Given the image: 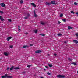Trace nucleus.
Listing matches in <instances>:
<instances>
[{"instance_id": "obj_10", "label": "nucleus", "mask_w": 78, "mask_h": 78, "mask_svg": "<svg viewBox=\"0 0 78 78\" xmlns=\"http://www.w3.org/2000/svg\"><path fill=\"white\" fill-rule=\"evenodd\" d=\"M11 38H12V37H8L7 38V39L8 41H9V40L11 39Z\"/></svg>"}, {"instance_id": "obj_6", "label": "nucleus", "mask_w": 78, "mask_h": 78, "mask_svg": "<svg viewBox=\"0 0 78 78\" xmlns=\"http://www.w3.org/2000/svg\"><path fill=\"white\" fill-rule=\"evenodd\" d=\"M73 42L74 43H75V44H78V41L77 40H73Z\"/></svg>"}, {"instance_id": "obj_2", "label": "nucleus", "mask_w": 78, "mask_h": 78, "mask_svg": "<svg viewBox=\"0 0 78 78\" xmlns=\"http://www.w3.org/2000/svg\"><path fill=\"white\" fill-rule=\"evenodd\" d=\"M4 55L6 56H8V55H9V53L8 52H5L4 53Z\"/></svg>"}, {"instance_id": "obj_19", "label": "nucleus", "mask_w": 78, "mask_h": 78, "mask_svg": "<svg viewBox=\"0 0 78 78\" xmlns=\"http://www.w3.org/2000/svg\"><path fill=\"white\" fill-rule=\"evenodd\" d=\"M13 68L14 67L13 66H12L11 68H10V70H12V69H13Z\"/></svg>"}, {"instance_id": "obj_27", "label": "nucleus", "mask_w": 78, "mask_h": 78, "mask_svg": "<svg viewBox=\"0 0 78 78\" xmlns=\"http://www.w3.org/2000/svg\"><path fill=\"white\" fill-rule=\"evenodd\" d=\"M58 36H62V34H58Z\"/></svg>"}, {"instance_id": "obj_36", "label": "nucleus", "mask_w": 78, "mask_h": 78, "mask_svg": "<svg viewBox=\"0 0 78 78\" xmlns=\"http://www.w3.org/2000/svg\"><path fill=\"white\" fill-rule=\"evenodd\" d=\"M30 66H31L30 65H28L27 66V67H30Z\"/></svg>"}, {"instance_id": "obj_11", "label": "nucleus", "mask_w": 78, "mask_h": 78, "mask_svg": "<svg viewBox=\"0 0 78 78\" xmlns=\"http://www.w3.org/2000/svg\"><path fill=\"white\" fill-rule=\"evenodd\" d=\"M6 78H12V76H8L7 75Z\"/></svg>"}, {"instance_id": "obj_18", "label": "nucleus", "mask_w": 78, "mask_h": 78, "mask_svg": "<svg viewBox=\"0 0 78 78\" xmlns=\"http://www.w3.org/2000/svg\"><path fill=\"white\" fill-rule=\"evenodd\" d=\"M34 31L35 33H37V30H34Z\"/></svg>"}, {"instance_id": "obj_43", "label": "nucleus", "mask_w": 78, "mask_h": 78, "mask_svg": "<svg viewBox=\"0 0 78 78\" xmlns=\"http://www.w3.org/2000/svg\"><path fill=\"white\" fill-rule=\"evenodd\" d=\"M1 19H2V16H0V20H1Z\"/></svg>"}, {"instance_id": "obj_34", "label": "nucleus", "mask_w": 78, "mask_h": 78, "mask_svg": "<svg viewBox=\"0 0 78 78\" xmlns=\"http://www.w3.org/2000/svg\"><path fill=\"white\" fill-rule=\"evenodd\" d=\"M75 35H76V36H78V33L77 34V33Z\"/></svg>"}, {"instance_id": "obj_49", "label": "nucleus", "mask_w": 78, "mask_h": 78, "mask_svg": "<svg viewBox=\"0 0 78 78\" xmlns=\"http://www.w3.org/2000/svg\"><path fill=\"white\" fill-rule=\"evenodd\" d=\"M48 55L49 56H50V55L49 54H48Z\"/></svg>"}, {"instance_id": "obj_5", "label": "nucleus", "mask_w": 78, "mask_h": 78, "mask_svg": "<svg viewBox=\"0 0 78 78\" xmlns=\"http://www.w3.org/2000/svg\"><path fill=\"white\" fill-rule=\"evenodd\" d=\"M31 5L32 6H34V7H36V5H35V4H34V3H31Z\"/></svg>"}, {"instance_id": "obj_25", "label": "nucleus", "mask_w": 78, "mask_h": 78, "mask_svg": "<svg viewBox=\"0 0 78 78\" xmlns=\"http://www.w3.org/2000/svg\"><path fill=\"white\" fill-rule=\"evenodd\" d=\"M47 74H48V75H51V74L49 72L47 73Z\"/></svg>"}, {"instance_id": "obj_17", "label": "nucleus", "mask_w": 78, "mask_h": 78, "mask_svg": "<svg viewBox=\"0 0 78 78\" xmlns=\"http://www.w3.org/2000/svg\"><path fill=\"white\" fill-rule=\"evenodd\" d=\"M20 27L19 26H18V31H20Z\"/></svg>"}, {"instance_id": "obj_32", "label": "nucleus", "mask_w": 78, "mask_h": 78, "mask_svg": "<svg viewBox=\"0 0 78 78\" xmlns=\"http://www.w3.org/2000/svg\"><path fill=\"white\" fill-rule=\"evenodd\" d=\"M68 60H69V61H72V59H71L70 58H69Z\"/></svg>"}, {"instance_id": "obj_24", "label": "nucleus", "mask_w": 78, "mask_h": 78, "mask_svg": "<svg viewBox=\"0 0 78 78\" xmlns=\"http://www.w3.org/2000/svg\"><path fill=\"white\" fill-rule=\"evenodd\" d=\"M0 13L1 14H3V11H0Z\"/></svg>"}, {"instance_id": "obj_9", "label": "nucleus", "mask_w": 78, "mask_h": 78, "mask_svg": "<svg viewBox=\"0 0 78 78\" xmlns=\"http://www.w3.org/2000/svg\"><path fill=\"white\" fill-rule=\"evenodd\" d=\"M29 46H28L27 45H26V46H24L23 47V48H26V47H28Z\"/></svg>"}, {"instance_id": "obj_26", "label": "nucleus", "mask_w": 78, "mask_h": 78, "mask_svg": "<svg viewBox=\"0 0 78 78\" xmlns=\"http://www.w3.org/2000/svg\"><path fill=\"white\" fill-rule=\"evenodd\" d=\"M9 47H10V48H13V46H10Z\"/></svg>"}, {"instance_id": "obj_35", "label": "nucleus", "mask_w": 78, "mask_h": 78, "mask_svg": "<svg viewBox=\"0 0 78 78\" xmlns=\"http://www.w3.org/2000/svg\"><path fill=\"white\" fill-rule=\"evenodd\" d=\"M25 34L27 35V34H28V33L27 32H26L25 33Z\"/></svg>"}, {"instance_id": "obj_50", "label": "nucleus", "mask_w": 78, "mask_h": 78, "mask_svg": "<svg viewBox=\"0 0 78 78\" xmlns=\"http://www.w3.org/2000/svg\"><path fill=\"white\" fill-rule=\"evenodd\" d=\"M41 78H44V77H41Z\"/></svg>"}, {"instance_id": "obj_7", "label": "nucleus", "mask_w": 78, "mask_h": 78, "mask_svg": "<svg viewBox=\"0 0 78 78\" xmlns=\"http://www.w3.org/2000/svg\"><path fill=\"white\" fill-rule=\"evenodd\" d=\"M7 77V74H5V76H2V78H5Z\"/></svg>"}, {"instance_id": "obj_16", "label": "nucleus", "mask_w": 78, "mask_h": 78, "mask_svg": "<svg viewBox=\"0 0 78 78\" xmlns=\"http://www.w3.org/2000/svg\"><path fill=\"white\" fill-rule=\"evenodd\" d=\"M41 25H45V23L44 22H41Z\"/></svg>"}, {"instance_id": "obj_28", "label": "nucleus", "mask_w": 78, "mask_h": 78, "mask_svg": "<svg viewBox=\"0 0 78 78\" xmlns=\"http://www.w3.org/2000/svg\"><path fill=\"white\" fill-rule=\"evenodd\" d=\"M62 20L63 21V22H66V19H62Z\"/></svg>"}, {"instance_id": "obj_1", "label": "nucleus", "mask_w": 78, "mask_h": 78, "mask_svg": "<svg viewBox=\"0 0 78 78\" xmlns=\"http://www.w3.org/2000/svg\"><path fill=\"white\" fill-rule=\"evenodd\" d=\"M57 78H64V77H65V76L64 75H58L57 76Z\"/></svg>"}, {"instance_id": "obj_30", "label": "nucleus", "mask_w": 78, "mask_h": 78, "mask_svg": "<svg viewBox=\"0 0 78 78\" xmlns=\"http://www.w3.org/2000/svg\"><path fill=\"white\" fill-rule=\"evenodd\" d=\"M34 16L35 17H37V15H36V13H35L34 14Z\"/></svg>"}, {"instance_id": "obj_52", "label": "nucleus", "mask_w": 78, "mask_h": 78, "mask_svg": "<svg viewBox=\"0 0 78 78\" xmlns=\"http://www.w3.org/2000/svg\"><path fill=\"white\" fill-rule=\"evenodd\" d=\"M44 70H45V69H44Z\"/></svg>"}, {"instance_id": "obj_42", "label": "nucleus", "mask_w": 78, "mask_h": 78, "mask_svg": "<svg viewBox=\"0 0 78 78\" xmlns=\"http://www.w3.org/2000/svg\"><path fill=\"white\" fill-rule=\"evenodd\" d=\"M58 23H59V24H60V23H61V22L58 21Z\"/></svg>"}, {"instance_id": "obj_3", "label": "nucleus", "mask_w": 78, "mask_h": 78, "mask_svg": "<svg viewBox=\"0 0 78 78\" xmlns=\"http://www.w3.org/2000/svg\"><path fill=\"white\" fill-rule=\"evenodd\" d=\"M0 5L1 6H2V7H5V4H4V3H1L0 4Z\"/></svg>"}, {"instance_id": "obj_4", "label": "nucleus", "mask_w": 78, "mask_h": 78, "mask_svg": "<svg viewBox=\"0 0 78 78\" xmlns=\"http://www.w3.org/2000/svg\"><path fill=\"white\" fill-rule=\"evenodd\" d=\"M41 51L39 50H37L35 51V53H41Z\"/></svg>"}, {"instance_id": "obj_41", "label": "nucleus", "mask_w": 78, "mask_h": 78, "mask_svg": "<svg viewBox=\"0 0 78 78\" xmlns=\"http://www.w3.org/2000/svg\"><path fill=\"white\" fill-rule=\"evenodd\" d=\"M1 20H2V21H3V20H4V19H3V18L1 19Z\"/></svg>"}, {"instance_id": "obj_15", "label": "nucleus", "mask_w": 78, "mask_h": 78, "mask_svg": "<svg viewBox=\"0 0 78 78\" xmlns=\"http://www.w3.org/2000/svg\"><path fill=\"white\" fill-rule=\"evenodd\" d=\"M48 65L50 67H53V65L51 64H48Z\"/></svg>"}, {"instance_id": "obj_14", "label": "nucleus", "mask_w": 78, "mask_h": 78, "mask_svg": "<svg viewBox=\"0 0 78 78\" xmlns=\"http://www.w3.org/2000/svg\"><path fill=\"white\" fill-rule=\"evenodd\" d=\"M45 4L46 5H48V6H50V4L48 2H46L45 3Z\"/></svg>"}, {"instance_id": "obj_47", "label": "nucleus", "mask_w": 78, "mask_h": 78, "mask_svg": "<svg viewBox=\"0 0 78 78\" xmlns=\"http://www.w3.org/2000/svg\"><path fill=\"white\" fill-rule=\"evenodd\" d=\"M30 46H33V44H30Z\"/></svg>"}, {"instance_id": "obj_33", "label": "nucleus", "mask_w": 78, "mask_h": 78, "mask_svg": "<svg viewBox=\"0 0 78 78\" xmlns=\"http://www.w3.org/2000/svg\"><path fill=\"white\" fill-rule=\"evenodd\" d=\"M54 56H57V54H54Z\"/></svg>"}, {"instance_id": "obj_13", "label": "nucleus", "mask_w": 78, "mask_h": 78, "mask_svg": "<svg viewBox=\"0 0 78 78\" xmlns=\"http://www.w3.org/2000/svg\"><path fill=\"white\" fill-rule=\"evenodd\" d=\"M51 4H55V1H52L51 2Z\"/></svg>"}, {"instance_id": "obj_20", "label": "nucleus", "mask_w": 78, "mask_h": 78, "mask_svg": "<svg viewBox=\"0 0 78 78\" xmlns=\"http://www.w3.org/2000/svg\"><path fill=\"white\" fill-rule=\"evenodd\" d=\"M72 64H73L74 65H76V64L75 62H73L71 63Z\"/></svg>"}, {"instance_id": "obj_29", "label": "nucleus", "mask_w": 78, "mask_h": 78, "mask_svg": "<svg viewBox=\"0 0 78 78\" xmlns=\"http://www.w3.org/2000/svg\"><path fill=\"white\" fill-rule=\"evenodd\" d=\"M74 5H78V3H76V2H75Z\"/></svg>"}, {"instance_id": "obj_38", "label": "nucleus", "mask_w": 78, "mask_h": 78, "mask_svg": "<svg viewBox=\"0 0 78 78\" xmlns=\"http://www.w3.org/2000/svg\"><path fill=\"white\" fill-rule=\"evenodd\" d=\"M42 36H45V34H41Z\"/></svg>"}, {"instance_id": "obj_46", "label": "nucleus", "mask_w": 78, "mask_h": 78, "mask_svg": "<svg viewBox=\"0 0 78 78\" xmlns=\"http://www.w3.org/2000/svg\"><path fill=\"white\" fill-rule=\"evenodd\" d=\"M64 43H65V44H66V43H67V42H66V41H65V42H64Z\"/></svg>"}, {"instance_id": "obj_44", "label": "nucleus", "mask_w": 78, "mask_h": 78, "mask_svg": "<svg viewBox=\"0 0 78 78\" xmlns=\"http://www.w3.org/2000/svg\"><path fill=\"white\" fill-rule=\"evenodd\" d=\"M45 67L47 69L48 68V67L47 66H45Z\"/></svg>"}, {"instance_id": "obj_37", "label": "nucleus", "mask_w": 78, "mask_h": 78, "mask_svg": "<svg viewBox=\"0 0 78 78\" xmlns=\"http://www.w3.org/2000/svg\"><path fill=\"white\" fill-rule=\"evenodd\" d=\"M24 19H28V17H25L24 18Z\"/></svg>"}, {"instance_id": "obj_45", "label": "nucleus", "mask_w": 78, "mask_h": 78, "mask_svg": "<svg viewBox=\"0 0 78 78\" xmlns=\"http://www.w3.org/2000/svg\"><path fill=\"white\" fill-rule=\"evenodd\" d=\"M9 67H8L7 69V70H9Z\"/></svg>"}, {"instance_id": "obj_8", "label": "nucleus", "mask_w": 78, "mask_h": 78, "mask_svg": "<svg viewBox=\"0 0 78 78\" xmlns=\"http://www.w3.org/2000/svg\"><path fill=\"white\" fill-rule=\"evenodd\" d=\"M20 67H15L14 68V69H15V70H18V69H20Z\"/></svg>"}, {"instance_id": "obj_40", "label": "nucleus", "mask_w": 78, "mask_h": 78, "mask_svg": "<svg viewBox=\"0 0 78 78\" xmlns=\"http://www.w3.org/2000/svg\"><path fill=\"white\" fill-rule=\"evenodd\" d=\"M76 14H77V16H78V12L76 13Z\"/></svg>"}, {"instance_id": "obj_39", "label": "nucleus", "mask_w": 78, "mask_h": 78, "mask_svg": "<svg viewBox=\"0 0 78 78\" xmlns=\"http://www.w3.org/2000/svg\"><path fill=\"white\" fill-rule=\"evenodd\" d=\"M34 14H36V12L35 11V10H34Z\"/></svg>"}, {"instance_id": "obj_23", "label": "nucleus", "mask_w": 78, "mask_h": 78, "mask_svg": "<svg viewBox=\"0 0 78 78\" xmlns=\"http://www.w3.org/2000/svg\"><path fill=\"white\" fill-rule=\"evenodd\" d=\"M20 3L21 4L23 3V1H22V0L20 2Z\"/></svg>"}, {"instance_id": "obj_51", "label": "nucleus", "mask_w": 78, "mask_h": 78, "mask_svg": "<svg viewBox=\"0 0 78 78\" xmlns=\"http://www.w3.org/2000/svg\"><path fill=\"white\" fill-rule=\"evenodd\" d=\"M25 73V72H24V73Z\"/></svg>"}, {"instance_id": "obj_12", "label": "nucleus", "mask_w": 78, "mask_h": 78, "mask_svg": "<svg viewBox=\"0 0 78 78\" xmlns=\"http://www.w3.org/2000/svg\"><path fill=\"white\" fill-rule=\"evenodd\" d=\"M73 28L70 26H69L68 27V29L69 30H70V29H72Z\"/></svg>"}, {"instance_id": "obj_48", "label": "nucleus", "mask_w": 78, "mask_h": 78, "mask_svg": "<svg viewBox=\"0 0 78 78\" xmlns=\"http://www.w3.org/2000/svg\"><path fill=\"white\" fill-rule=\"evenodd\" d=\"M28 17H29V16H30V14H28Z\"/></svg>"}, {"instance_id": "obj_31", "label": "nucleus", "mask_w": 78, "mask_h": 78, "mask_svg": "<svg viewBox=\"0 0 78 78\" xmlns=\"http://www.w3.org/2000/svg\"><path fill=\"white\" fill-rule=\"evenodd\" d=\"M8 21H9V22H11V20L10 19H8Z\"/></svg>"}, {"instance_id": "obj_22", "label": "nucleus", "mask_w": 78, "mask_h": 78, "mask_svg": "<svg viewBox=\"0 0 78 78\" xmlns=\"http://www.w3.org/2000/svg\"><path fill=\"white\" fill-rule=\"evenodd\" d=\"M71 13L72 14H75V12L73 11H71Z\"/></svg>"}, {"instance_id": "obj_21", "label": "nucleus", "mask_w": 78, "mask_h": 78, "mask_svg": "<svg viewBox=\"0 0 78 78\" xmlns=\"http://www.w3.org/2000/svg\"><path fill=\"white\" fill-rule=\"evenodd\" d=\"M62 16H63V14H61L60 16V17H62Z\"/></svg>"}]
</instances>
